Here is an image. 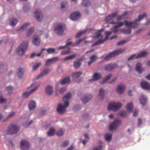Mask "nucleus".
I'll return each mask as SVG.
<instances>
[{
  "label": "nucleus",
  "mask_w": 150,
  "mask_h": 150,
  "mask_svg": "<svg viewBox=\"0 0 150 150\" xmlns=\"http://www.w3.org/2000/svg\"><path fill=\"white\" fill-rule=\"evenodd\" d=\"M92 98V96L91 94H84L82 96L81 100L83 103L86 104Z\"/></svg>",
  "instance_id": "nucleus-9"
},
{
  "label": "nucleus",
  "mask_w": 150,
  "mask_h": 150,
  "mask_svg": "<svg viewBox=\"0 0 150 150\" xmlns=\"http://www.w3.org/2000/svg\"><path fill=\"white\" fill-rule=\"evenodd\" d=\"M140 85L142 88L145 90H149L150 89V83L148 82L142 81L140 82Z\"/></svg>",
  "instance_id": "nucleus-13"
},
{
  "label": "nucleus",
  "mask_w": 150,
  "mask_h": 150,
  "mask_svg": "<svg viewBox=\"0 0 150 150\" xmlns=\"http://www.w3.org/2000/svg\"><path fill=\"white\" fill-rule=\"evenodd\" d=\"M66 30L65 25L59 24H57L54 28V31L56 34L59 36H62L65 34Z\"/></svg>",
  "instance_id": "nucleus-1"
},
{
  "label": "nucleus",
  "mask_w": 150,
  "mask_h": 150,
  "mask_svg": "<svg viewBox=\"0 0 150 150\" xmlns=\"http://www.w3.org/2000/svg\"><path fill=\"white\" fill-rule=\"evenodd\" d=\"M83 40L82 39H79L75 43L72 44V46L74 47H77L80 43L83 41Z\"/></svg>",
  "instance_id": "nucleus-54"
},
{
  "label": "nucleus",
  "mask_w": 150,
  "mask_h": 150,
  "mask_svg": "<svg viewBox=\"0 0 150 150\" xmlns=\"http://www.w3.org/2000/svg\"><path fill=\"white\" fill-rule=\"evenodd\" d=\"M69 103L67 102L64 103V105L59 104L57 108V112L60 114H62L66 111V109L69 105Z\"/></svg>",
  "instance_id": "nucleus-5"
},
{
  "label": "nucleus",
  "mask_w": 150,
  "mask_h": 150,
  "mask_svg": "<svg viewBox=\"0 0 150 150\" xmlns=\"http://www.w3.org/2000/svg\"><path fill=\"white\" fill-rule=\"evenodd\" d=\"M121 122V121L120 120L118 119H115L110 125V130L112 131L115 129L117 127L120 125Z\"/></svg>",
  "instance_id": "nucleus-6"
},
{
  "label": "nucleus",
  "mask_w": 150,
  "mask_h": 150,
  "mask_svg": "<svg viewBox=\"0 0 150 150\" xmlns=\"http://www.w3.org/2000/svg\"><path fill=\"white\" fill-rule=\"evenodd\" d=\"M55 130L53 128H50L48 132H47V135L50 137L53 136L54 134Z\"/></svg>",
  "instance_id": "nucleus-42"
},
{
  "label": "nucleus",
  "mask_w": 150,
  "mask_h": 150,
  "mask_svg": "<svg viewBox=\"0 0 150 150\" xmlns=\"http://www.w3.org/2000/svg\"><path fill=\"white\" fill-rule=\"evenodd\" d=\"M20 147L21 150H28L30 148V144L27 141L23 139L20 142Z\"/></svg>",
  "instance_id": "nucleus-7"
},
{
  "label": "nucleus",
  "mask_w": 150,
  "mask_h": 150,
  "mask_svg": "<svg viewBox=\"0 0 150 150\" xmlns=\"http://www.w3.org/2000/svg\"><path fill=\"white\" fill-rule=\"evenodd\" d=\"M94 38H98V39H101L102 38V36L101 35V33H99L97 35L94 36Z\"/></svg>",
  "instance_id": "nucleus-62"
},
{
  "label": "nucleus",
  "mask_w": 150,
  "mask_h": 150,
  "mask_svg": "<svg viewBox=\"0 0 150 150\" xmlns=\"http://www.w3.org/2000/svg\"><path fill=\"white\" fill-rule=\"evenodd\" d=\"M45 92L48 95H50L52 94L53 92V87L50 86H47L45 88Z\"/></svg>",
  "instance_id": "nucleus-25"
},
{
  "label": "nucleus",
  "mask_w": 150,
  "mask_h": 150,
  "mask_svg": "<svg viewBox=\"0 0 150 150\" xmlns=\"http://www.w3.org/2000/svg\"><path fill=\"white\" fill-rule=\"evenodd\" d=\"M117 67V65L114 64H109L104 66V69L106 71H110L115 69Z\"/></svg>",
  "instance_id": "nucleus-16"
},
{
  "label": "nucleus",
  "mask_w": 150,
  "mask_h": 150,
  "mask_svg": "<svg viewBox=\"0 0 150 150\" xmlns=\"http://www.w3.org/2000/svg\"><path fill=\"white\" fill-rule=\"evenodd\" d=\"M80 14L79 12L76 11L71 13L70 18L72 21H76L80 18Z\"/></svg>",
  "instance_id": "nucleus-11"
},
{
  "label": "nucleus",
  "mask_w": 150,
  "mask_h": 150,
  "mask_svg": "<svg viewBox=\"0 0 150 150\" xmlns=\"http://www.w3.org/2000/svg\"><path fill=\"white\" fill-rule=\"evenodd\" d=\"M112 76V75L111 74H108L105 78L103 79L101 81H100V83L102 84L104 83L108 80Z\"/></svg>",
  "instance_id": "nucleus-32"
},
{
  "label": "nucleus",
  "mask_w": 150,
  "mask_h": 150,
  "mask_svg": "<svg viewBox=\"0 0 150 150\" xmlns=\"http://www.w3.org/2000/svg\"><path fill=\"white\" fill-rule=\"evenodd\" d=\"M97 57V56H96L95 54H93L91 57H89V58L90 60H91L94 62L96 60Z\"/></svg>",
  "instance_id": "nucleus-52"
},
{
  "label": "nucleus",
  "mask_w": 150,
  "mask_h": 150,
  "mask_svg": "<svg viewBox=\"0 0 150 150\" xmlns=\"http://www.w3.org/2000/svg\"><path fill=\"white\" fill-rule=\"evenodd\" d=\"M39 84L35 86L34 88L31 89L29 92L25 91L22 93L23 98H27L33 92L35 91L39 88Z\"/></svg>",
  "instance_id": "nucleus-8"
},
{
  "label": "nucleus",
  "mask_w": 150,
  "mask_h": 150,
  "mask_svg": "<svg viewBox=\"0 0 150 150\" xmlns=\"http://www.w3.org/2000/svg\"><path fill=\"white\" fill-rule=\"evenodd\" d=\"M34 31V28L33 27H31L28 29L27 33V35L28 36H30L31 35Z\"/></svg>",
  "instance_id": "nucleus-51"
},
{
  "label": "nucleus",
  "mask_w": 150,
  "mask_h": 150,
  "mask_svg": "<svg viewBox=\"0 0 150 150\" xmlns=\"http://www.w3.org/2000/svg\"><path fill=\"white\" fill-rule=\"evenodd\" d=\"M15 114V112H12L9 113V115H8L6 117V119H8L11 117L13 116Z\"/></svg>",
  "instance_id": "nucleus-60"
},
{
  "label": "nucleus",
  "mask_w": 150,
  "mask_h": 150,
  "mask_svg": "<svg viewBox=\"0 0 150 150\" xmlns=\"http://www.w3.org/2000/svg\"><path fill=\"white\" fill-rule=\"evenodd\" d=\"M116 23L117 24L114 26L115 28V29L120 28L124 24V23L121 21L116 22V23Z\"/></svg>",
  "instance_id": "nucleus-46"
},
{
  "label": "nucleus",
  "mask_w": 150,
  "mask_h": 150,
  "mask_svg": "<svg viewBox=\"0 0 150 150\" xmlns=\"http://www.w3.org/2000/svg\"><path fill=\"white\" fill-rule=\"evenodd\" d=\"M87 30L85 29L81 31L80 32L77 34L76 35V37L77 38H79L83 34L85 33L86 32Z\"/></svg>",
  "instance_id": "nucleus-48"
},
{
  "label": "nucleus",
  "mask_w": 150,
  "mask_h": 150,
  "mask_svg": "<svg viewBox=\"0 0 150 150\" xmlns=\"http://www.w3.org/2000/svg\"><path fill=\"white\" fill-rule=\"evenodd\" d=\"M125 51L123 49H119L116 50L112 52L113 54L114 57H115L117 55H118L122 53Z\"/></svg>",
  "instance_id": "nucleus-30"
},
{
  "label": "nucleus",
  "mask_w": 150,
  "mask_h": 150,
  "mask_svg": "<svg viewBox=\"0 0 150 150\" xmlns=\"http://www.w3.org/2000/svg\"><path fill=\"white\" fill-rule=\"evenodd\" d=\"M125 25L126 26H128L130 28H132L133 29L137 28L138 24L137 23V21H135L133 22H129L126 21L125 20Z\"/></svg>",
  "instance_id": "nucleus-14"
},
{
  "label": "nucleus",
  "mask_w": 150,
  "mask_h": 150,
  "mask_svg": "<svg viewBox=\"0 0 150 150\" xmlns=\"http://www.w3.org/2000/svg\"><path fill=\"white\" fill-rule=\"evenodd\" d=\"M28 106L29 110H33L36 107V103L35 101L32 100L29 102Z\"/></svg>",
  "instance_id": "nucleus-23"
},
{
  "label": "nucleus",
  "mask_w": 150,
  "mask_h": 150,
  "mask_svg": "<svg viewBox=\"0 0 150 150\" xmlns=\"http://www.w3.org/2000/svg\"><path fill=\"white\" fill-rule=\"evenodd\" d=\"M125 90V85L122 83L119 84L116 88V91L117 93L120 95L122 94Z\"/></svg>",
  "instance_id": "nucleus-10"
},
{
  "label": "nucleus",
  "mask_w": 150,
  "mask_h": 150,
  "mask_svg": "<svg viewBox=\"0 0 150 150\" xmlns=\"http://www.w3.org/2000/svg\"><path fill=\"white\" fill-rule=\"evenodd\" d=\"M148 54V52L147 51H143L139 53L136 57V59L144 57Z\"/></svg>",
  "instance_id": "nucleus-28"
},
{
  "label": "nucleus",
  "mask_w": 150,
  "mask_h": 150,
  "mask_svg": "<svg viewBox=\"0 0 150 150\" xmlns=\"http://www.w3.org/2000/svg\"><path fill=\"white\" fill-rule=\"evenodd\" d=\"M65 132V130L63 129L62 128H60L57 131L56 134L58 136H62L64 135Z\"/></svg>",
  "instance_id": "nucleus-35"
},
{
  "label": "nucleus",
  "mask_w": 150,
  "mask_h": 150,
  "mask_svg": "<svg viewBox=\"0 0 150 150\" xmlns=\"http://www.w3.org/2000/svg\"><path fill=\"white\" fill-rule=\"evenodd\" d=\"M24 73V69L22 67H19L17 69V73L18 78L21 79L23 77Z\"/></svg>",
  "instance_id": "nucleus-18"
},
{
  "label": "nucleus",
  "mask_w": 150,
  "mask_h": 150,
  "mask_svg": "<svg viewBox=\"0 0 150 150\" xmlns=\"http://www.w3.org/2000/svg\"><path fill=\"white\" fill-rule=\"evenodd\" d=\"M69 144V141L68 140H65L61 145V146L62 148H65Z\"/></svg>",
  "instance_id": "nucleus-53"
},
{
  "label": "nucleus",
  "mask_w": 150,
  "mask_h": 150,
  "mask_svg": "<svg viewBox=\"0 0 150 150\" xmlns=\"http://www.w3.org/2000/svg\"><path fill=\"white\" fill-rule=\"evenodd\" d=\"M112 134H111L107 133L104 135V137L105 140L107 142H110L111 141L112 137Z\"/></svg>",
  "instance_id": "nucleus-39"
},
{
  "label": "nucleus",
  "mask_w": 150,
  "mask_h": 150,
  "mask_svg": "<svg viewBox=\"0 0 150 150\" xmlns=\"http://www.w3.org/2000/svg\"><path fill=\"white\" fill-rule=\"evenodd\" d=\"M147 100V98L145 96L142 95L139 100L140 103L143 106H144L146 104Z\"/></svg>",
  "instance_id": "nucleus-19"
},
{
  "label": "nucleus",
  "mask_w": 150,
  "mask_h": 150,
  "mask_svg": "<svg viewBox=\"0 0 150 150\" xmlns=\"http://www.w3.org/2000/svg\"><path fill=\"white\" fill-rule=\"evenodd\" d=\"M126 109L127 111L129 113L132 112L134 108L133 103L132 102H130L128 103L126 105Z\"/></svg>",
  "instance_id": "nucleus-20"
},
{
  "label": "nucleus",
  "mask_w": 150,
  "mask_h": 150,
  "mask_svg": "<svg viewBox=\"0 0 150 150\" xmlns=\"http://www.w3.org/2000/svg\"><path fill=\"white\" fill-rule=\"evenodd\" d=\"M112 32L106 31H105V34L106 35V36L105 38V40H108V36L111 35Z\"/></svg>",
  "instance_id": "nucleus-55"
},
{
  "label": "nucleus",
  "mask_w": 150,
  "mask_h": 150,
  "mask_svg": "<svg viewBox=\"0 0 150 150\" xmlns=\"http://www.w3.org/2000/svg\"><path fill=\"white\" fill-rule=\"evenodd\" d=\"M127 40H123L120 41L118 42L117 43V45L118 46H120L124 45L126 43L128 42Z\"/></svg>",
  "instance_id": "nucleus-49"
},
{
  "label": "nucleus",
  "mask_w": 150,
  "mask_h": 150,
  "mask_svg": "<svg viewBox=\"0 0 150 150\" xmlns=\"http://www.w3.org/2000/svg\"><path fill=\"white\" fill-rule=\"evenodd\" d=\"M147 15L146 13H144L142 14L139 15L138 19L135 20L136 21H139L141 20L144 17L146 16Z\"/></svg>",
  "instance_id": "nucleus-44"
},
{
  "label": "nucleus",
  "mask_w": 150,
  "mask_h": 150,
  "mask_svg": "<svg viewBox=\"0 0 150 150\" xmlns=\"http://www.w3.org/2000/svg\"><path fill=\"white\" fill-rule=\"evenodd\" d=\"M50 71V70L48 68H46L44 70L41 72L39 75L37 77V79H39L48 74Z\"/></svg>",
  "instance_id": "nucleus-17"
},
{
  "label": "nucleus",
  "mask_w": 150,
  "mask_h": 150,
  "mask_svg": "<svg viewBox=\"0 0 150 150\" xmlns=\"http://www.w3.org/2000/svg\"><path fill=\"white\" fill-rule=\"evenodd\" d=\"M35 17L39 21H40L43 18V16L42 12L39 10H36L35 12Z\"/></svg>",
  "instance_id": "nucleus-12"
},
{
  "label": "nucleus",
  "mask_w": 150,
  "mask_h": 150,
  "mask_svg": "<svg viewBox=\"0 0 150 150\" xmlns=\"http://www.w3.org/2000/svg\"><path fill=\"white\" fill-rule=\"evenodd\" d=\"M82 4L84 7H87L88 8L90 6V2L89 0H83Z\"/></svg>",
  "instance_id": "nucleus-38"
},
{
  "label": "nucleus",
  "mask_w": 150,
  "mask_h": 150,
  "mask_svg": "<svg viewBox=\"0 0 150 150\" xmlns=\"http://www.w3.org/2000/svg\"><path fill=\"white\" fill-rule=\"evenodd\" d=\"M20 127L18 125L11 124L9 125L8 133L9 134L13 135L17 133L20 130Z\"/></svg>",
  "instance_id": "nucleus-4"
},
{
  "label": "nucleus",
  "mask_w": 150,
  "mask_h": 150,
  "mask_svg": "<svg viewBox=\"0 0 150 150\" xmlns=\"http://www.w3.org/2000/svg\"><path fill=\"white\" fill-rule=\"evenodd\" d=\"M122 106V104L120 102H111L109 103L107 109L109 111L116 112L120 109Z\"/></svg>",
  "instance_id": "nucleus-2"
},
{
  "label": "nucleus",
  "mask_w": 150,
  "mask_h": 150,
  "mask_svg": "<svg viewBox=\"0 0 150 150\" xmlns=\"http://www.w3.org/2000/svg\"><path fill=\"white\" fill-rule=\"evenodd\" d=\"M102 77V76L100 74L95 73L93 74L91 80L92 81H97L100 79Z\"/></svg>",
  "instance_id": "nucleus-26"
},
{
  "label": "nucleus",
  "mask_w": 150,
  "mask_h": 150,
  "mask_svg": "<svg viewBox=\"0 0 150 150\" xmlns=\"http://www.w3.org/2000/svg\"><path fill=\"white\" fill-rule=\"evenodd\" d=\"M80 60L79 61H74L73 64V66L76 69L79 68L81 65V63L80 62Z\"/></svg>",
  "instance_id": "nucleus-36"
},
{
  "label": "nucleus",
  "mask_w": 150,
  "mask_h": 150,
  "mask_svg": "<svg viewBox=\"0 0 150 150\" xmlns=\"http://www.w3.org/2000/svg\"><path fill=\"white\" fill-rule=\"evenodd\" d=\"M55 49L53 48H49L47 49V52L49 54L54 53L55 52Z\"/></svg>",
  "instance_id": "nucleus-47"
},
{
  "label": "nucleus",
  "mask_w": 150,
  "mask_h": 150,
  "mask_svg": "<svg viewBox=\"0 0 150 150\" xmlns=\"http://www.w3.org/2000/svg\"><path fill=\"white\" fill-rule=\"evenodd\" d=\"M117 14V12L113 13L110 15L106 17L105 18L106 21H109L111 19L116 16Z\"/></svg>",
  "instance_id": "nucleus-40"
},
{
  "label": "nucleus",
  "mask_w": 150,
  "mask_h": 150,
  "mask_svg": "<svg viewBox=\"0 0 150 150\" xmlns=\"http://www.w3.org/2000/svg\"><path fill=\"white\" fill-rule=\"evenodd\" d=\"M6 101V100L2 97V96H1L0 97V103H3Z\"/></svg>",
  "instance_id": "nucleus-63"
},
{
  "label": "nucleus",
  "mask_w": 150,
  "mask_h": 150,
  "mask_svg": "<svg viewBox=\"0 0 150 150\" xmlns=\"http://www.w3.org/2000/svg\"><path fill=\"white\" fill-rule=\"evenodd\" d=\"M81 109V106L79 105H76L74 106L73 110L74 111H77L80 110Z\"/></svg>",
  "instance_id": "nucleus-56"
},
{
  "label": "nucleus",
  "mask_w": 150,
  "mask_h": 150,
  "mask_svg": "<svg viewBox=\"0 0 150 150\" xmlns=\"http://www.w3.org/2000/svg\"><path fill=\"white\" fill-rule=\"evenodd\" d=\"M70 81V78L69 76L64 78L60 81V83L62 85H65L69 83Z\"/></svg>",
  "instance_id": "nucleus-31"
},
{
  "label": "nucleus",
  "mask_w": 150,
  "mask_h": 150,
  "mask_svg": "<svg viewBox=\"0 0 150 150\" xmlns=\"http://www.w3.org/2000/svg\"><path fill=\"white\" fill-rule=\"evenodd\" d=\"M41 63H36L33 66V70L34 71L36 70L40 66Z\"/></svg>",
  "instance_id": "nucleus-57"
},
{
  "label": "nucleus",
  "mask_w": 150,
  "mask_h": 150,
  "mask_svg": "<svg viewBox=\"0 0 150 150\" xmlns=\"http://www.w3.org/2000/svg\"><path fill=\"white\" fill-rule=\"evenodd\" d=\"M106 40H105V38L103 40H99V41H98L96 42H95V43H94V44H92V46H96L98 45L102 44L105 41H106Z\"/></svg>",
  "instance_id": "nucleus-45"
},
{
  "label": "nucleus",
  "mask_w": 150,
  "mask_h": 150,
  "mask_svg": "<svg viewBox=\"0 0 150 150\" xmlns=\"http://www.w3.org/2000/svg\"><path fill=\"white\" fill-rule=\"evenodd\" d=\"M120 32L122 33L123 34H127L129 35L132 32L131 29H126L124 28H121L120 30Z\"/></svg>",
  "instance_id": "nucleus-33"
},
{
  "label": "nucleus",
  "mask_w": 150,
  "mask_h": 150,
  "mask_svg": "<svg viewBox=\"0 0 150 150\" xmlns=\"http://www.w3.org/2000/svg\"><path fill=\"white\" fill-rule=\"evenodd\" d=\"M105 91L102 89H100L99 90V93L98 96V98L100 100H103L104 97Z\"/></svg>",
  "instance_id": "nucleus-29"
},
{
  "label": "nucleus",
  "mask_w": 150,
  "mask_h": 150,
  "mask_svg": "<svg viewBox=\"0 0 150 150\" xmlns=\"http://www.w3.org/2000/svg\"><path fill=\"white\" fill-rule=\"evenodd\" d=\"M73 43V42L72 41H70L69 42H67L65 45V46L66 47H69L70 45L72 46V44Z\"/></svg>",
  "instance_id": "nucleus-64"
},
{
  "label": "nucleus",
  "mask_w": 150,
  "mask_h": 150,
  "mask_svg": "<svg viewBox=\"0 0 150 150\" xmlns=\"http://www.w3.org/2000/svg\"><path fill=\"white\" fill-rule=\"evenodd\" d=\"M76 56L75 54H74L72 55H70L66 57L64 59V61H67L69 60H71L75 58Z\"/></svg>",
  "instance_id": "nucleus-41"
},
{
  "label": "nucleus",
  "mask_w": 150,
  "mask_h": 150,
  "mask_svg": "<svg viewBox=\"0 0 150 150\" xmlns=\"http://www.w3.org/2000/svg\"><path fill=\"white\" fill-rule=\"evenodd\" d=\"M135 70L138 73L141 74L145 70L144 67H142V64L140 63H137L136 64L135 67Z\"/></svg>",
  "instance_id": "nucleus-15"
},
{
  "label": "nucleus",
  "mask_w": 150,
  "mask_h": 150,
  "mask_svg": "<svg viewBox=\"0 0 150 150\" xmlns=\"http://www.w3.org/2000/svg\"><path fill=\"white\" fill-rule=\"evenodd\" d=\"M71 93H67L63 98V100L64 103L67 102L68 103H69V100L71 98Z\"/></svg>",
  "instance_id": "nucleus-22"
},
{
  "label": "nucleus",
  "mask_w": 150,
  "mask_h": 150,
  "mask_svg": "<svg viewBox=\"0 0 150 150\" xmlns=\"http://www.w3.org/2000/svg\"><path fill=\"white\" fill-rule=\"evenodd\" d=\"M33 43L35 46L39 45L40 43V37L38 36L34 37L32 40Z\"/></svg>",
  "instance_id": "nucleus-24"
},
{
  "label": "nucleus",
  "mask_w": 150,
  "mask_h": 150,
  "mask_svg": "<svg viewBox=\"0 0 150 150\" xmlns=\"http://www.w3.org/2000/svg\"><path fill=\"white\" fill-rule=\"evenodd\" d=\"M102 145H99L94 147L92 150H102Z\"/></svg>",
  "instance_id": "nucleus-58"
},
{
  "label": "nucleus",
  "mask_w": 150,
  "mask_h": 150,
  "mask_svg": "<svg viewBox=\"0 0 150 150\" xmlns=\"http://www.w3.org/2000/svg\"><path fill=\"white\" fill-rule=\"evenodd\" d=\"M68 6V4L66 1H64L61 3V8H67Z\"/></svg>",
  "instance_id": "nucleus-50"
},
{
  "label": "nucleus",
  "mask_w": 150,
  "mask_h": 150,
  "mask_svg": "<svg viewBox=\"0 0 150 150\" xmlns=\"http://www.w3.org/2000/svg\"><path fill=\"white\" fill-rule=\"evenodd\" d=\"M53 62L51 59H47L45 65L46 66H48L50 64H52Z\"/></svg>",
  "instance_id": "nucleus-59"
},
{
  "label": "nucleus",
  "mask_w": 150,
  "mask_h": 150,
  "mask_svg": "<svg viewBox=\"0 0 150 150\" xmlns=\"http://www.w3.org/2000/svg\"><path fill=\"white\" fill-rule=\"evenodd\" d=\"M28 43L27 42H23L17 49V52L19 55H23L27 50Z\"/></svg>",
  "instance_id": "nucleus-3"
},
{
  "label": "nucleus",
  "mask_w": 150,
  "mask_h": 150,
  "mask_svg": "<svg viewBox=\"0 0 150 150\" xmlns=\"http://www.w3.org/2000/svg\"><path fill=\"white\" fill-rule=\"evenodd\" d=\"M29 24V23H26L24 24L20 28L17 30V31H18L20 30L23 31L24 30L27 28V26Z\"/></svg>",
  "instance_id": "nucleus-43"
},
{
  "label": "nucleus",
  "mask_w": 150,
  "mask_h": 150,
  "mask_svg": "<svg viewBox=\"0 0 150 150\" xmlns=\"http://www.w3.org/2000/svg\"><path fill=\"white\" fill-rule=\"evenodd\" d=\"M114 57L112 52L108 54L107 55L103 58L104 61H108L111 58Z\"/></svg>",
  "instance_id": "nucleus-34"
},
{
  "label": "nucleus",
  "mask_w": 150,
  "mask_h": 150,
  "mask_svg": "<svg viewBox=\"0 0 150 150\" xmlns=\"http://www.w3.org/2000/svg\"><path fill=\"white\" fill-rule=\"evenodd\" d=\"M13 86L9 85L7 86L6 89L5 91L7 92V94L8 96H10L13 93Z\"/></svg>",
  "instance_id": "nucleus-21"
},
{
  "label": "nucleus",
  "mask_w": 150,
  "mask_h": 150,
  "mask_svg": "<svg viewBox=\"0 0 150 150\" xmlns=\"http://www.w3.org/2000/svg\"><path fill=\"white\" fill-rule=\"evenodd\" d=\"M66 91V89L65 88H62L60 89L59 92V93L62 94Z\"/></svg>",
  "instance_id": "nucleus-61"
},
{
  "label": "nucleus",
  "mask_w": 150,
  "mask_h": 150,
  "mask_svg": "<svg viewBox=\"0 0 150 150\" xmlns=\"http://www.w3.org/2000/svg\"><path fill=\"white\" fill-rule=\"evenodd\" d=\"M82 74L81 71L76 72L72 74V77L74 79H76L79 77Z\"/></svg>",
  "instance_id": "nucleus-37"
},
{
  "label": "nucleus",
  "mask_w": 150,
  "mask_h": 150,
  "mask_svg": "<svg viewBox=\"0 0 150 150\" xmlns=\"http://www.w3.org/2000/svg\"><path fill=\"white\" fill-rule=\"evenodd\" d=\"M18 20L16 18L13 17L9 20V25L13 26H15L17 23Z\"/></svg>",
  "instance_id": "nucleus-27"
}]
</instances>
